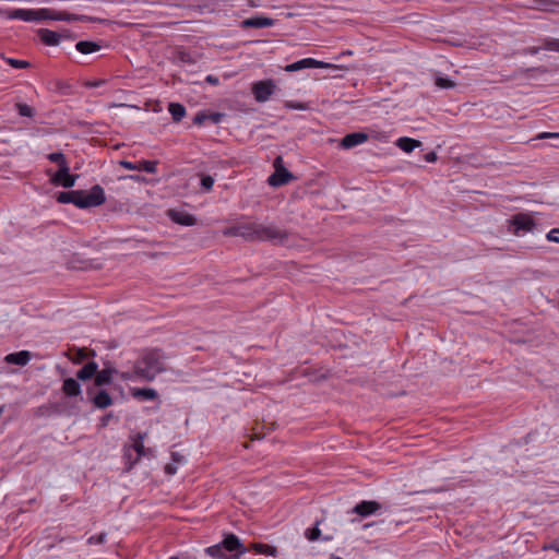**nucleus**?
I'll list each match as a JSON object with an SVG mask.
<instances>
[{"mask_svg":"<svg viewBox=\"0 0 559 559\" xmlns=\"http://www.w3.org/2000/svg\"><path fill=\"white\" fill-rule=\"evenodd\" d=\"M165 473L168 475H175L177 473V464L169 463L165 466Z\"/></svg>","mask_w":559,"mask_h":559,"instance_id":"obj_43","label":"nucleus"},{"mask_svg":"<svg viewBox=\"0 0 559 559\" xmlns=\"http://www.w3.org/2000/svg\"><path fill=\"white\" fill-rule=\"evenodd\" d=\"M309 68L329 69V68H334V66L331 63H326L323 61L312 59V58H305V59H301L299 61H296V62H293V63L286 66L285 70L287 72H295V71L302 70V69H309Z\"/></svg>","mask_w":559,"mask_h":559,"instance_id":"obj_9","label":"nucleus"},{"mask_svg":"<svg viewBox=\"0 0 559 559\" xmlns=\"http://www.w3.org/2000/svg\"><path fill=\"white\" fill-rule=\"evenodd\" d=\"M330 559H342V558L337 557V556H332Z\"/></svg>","mask_w":559,"mask_h":559,"instance_id":"obj_54","label":"nucleus"},{"mask_svg":"<svg viewBox=\"0 0 559 559\" xmlns=\"http://www.w3.org/2000/svg\"><path fill=\"white\" fill-rule=\"evenodd\" d=\"M138 170L145 171L148 174H155L157 170V162L156 160H141V162H139Z\"/></svg>","mask_w":559,"mask_h":559,"instance_id":"obj_27","label":"nucleus"},{"mask_svg":"<svg viewBox=\"0 0 559 559\" xmlns=\"http://www.w3.org/2000/svg\"><path fill=\"white\" fill-rule=\"evenodd\" d=\"M120 165L126 168V169H130V170H138V167H139V162L138 163H132V162H129V160H121L120 162Z\"/></svg>","mask_w":559,"mask_h":559,"instance_id":"obj_41","label":"nucleus"},{"mask_svg":"<svg viewBox=\"0 0 559 559\" xmlns=\"http://www.w3.org/2000/svg\"><path fill=\"white\" fill-rule=\"evenodd\" d=\"M75 48L79 52L87 55L98 51L100 46L96 41L81 40L76 43Z\"/></svg>","mask_w":559,"mask_h":559,"instance_id":"obj_24","label":"nucleus"},{"mask_svg":"<svg viewBox=\"0 0 559 559\" xmlns=\"http://www.w3.org/2000/svg\"><path fill=\"white\" fill-rule=\"evenodd\" d=\"M62 391L69 397L79 396L82 392L80 383L73 378H67L63 381Z\"/></svg>","mask_w":559,"mask_h":559,"instance_id":"obj_18","label":"nucleus"},{"mask_svg":"<svg viewBox=\"0 0 559 559\" xmlns=\"http://www.w3.org/2000/svg\"><path fill=\"white\" fill-rule=\"evenodd\" d=\"M274 25V20L266 16H252L241 22L242 28H264Z\"/></svg>","mask_w":559,"mask_h":559,"instance_id":"obj_13","label":"nucleus"},{"mask_svg":"<svg viewBox=\"0 0 559 559\" xmlns=\"http://www.w3.org/2000/svg\"><path fill=\"white\" fill-rule=\"evenodd\" d=\"M274 173L269 177L267 182L272 187H281L288 183L295 177L293 174L284 166V160L282 156H277L273 162Z\"/></svg>","mask_w":559,"mask_h":559,"instance_id":"obj_6","label":"nucleus"},{"mask_svg":"<svg viewBox=\"0 0 559 559\" xmlns=\"http://www.w3.org/2000/svg\"><path fill=\"white\" fill-rule=\"evenodd\" d=\"M167 214L174 223L183 226H192L197 222L195 217L190 215L188 212H167Z\"/></svg>","mask_w":559,"mask_h":559,"instance_id":"obj_16","label":"nucleus"},{"mask_svg":"<svg viewBox=\"0 0 559 559\" xmlns=\"http://www.w3.org/2000/svg\"><path fill=\"white\" fill-rule=\"evenodd\" d=\"M436 85L440 88H453L456 84L448 78L438 76L436 79Z\"/></svg>","mask_w":559,"mask_h":559,"instance_id":"obj_31","label":"nucleus"},{"mask_svg":"<svg viewBox=\"0 0 559 559\" xmlns=\"http://www.w3.org/2000/svg\"><path fill=\"white\" fill-rule=\"evenodd\" d=\"M165 371H167L166 356L158 349L146 352L134 364V373L143 381H153Z\"/></svg>","mask_w":559,"mask_h":559,"instance_id":"obj_4","label":"nucleus"},{"mask_svg":"<svg viewBox=\"0 0 559 559\" xmlns=\"http://www.w3.org/2000/svg\"><path fill=\"white\" fill-rule=\"evenodd\" d=\"M48 159L52 163L58 164L59 169L62 168V166H68V163L66 160V156L61 152H53L48 155Z\"/></svg>","mask_w":559,"mask_h":559,"instance_id":"obj_30","label":"nucleus"},{"mask_svg":"<svg viewBox=\"0 0 559 559\" xmlns=\"http://www.w3.org/2000/svg\"><path fill=\"white\" fill-rule=\"evenodd\" d=\"M252 548L255 552L261 554V555L271 556V557L277 556L276 547L267 545V544H260V543L253 544Z\"/></svg>","mask_w":559,"mask_h":559,"instance_id":"obj_26","label":"nucleus"},{"mask_svg":"<svg viewBox=\"0 0 559 559\" xmlns=\"http://www.w3.org/2000/svg\"><path fill=\"white\" fill-rule=\"evenodd\" d=\"M534 226L533 219L531 216L519 213L513 217L510 223L509 230L512 231L516 236H521L530 230H532Z\"/></svg>","mask_w":559,"mask_h":559,"instance_id":"obj_8","label":"nucleus"},{"mask_svg":"<svg viewBox=\"0 0 559 559\" xmlns=\"http://www.w3.org/2000/svg\"><path fill=\"white\" fill-rule=\"evenodd\" d=\"M121 378L126 381H132V380H136L139 379L135 373H134V369L132 371H126V372H122L121 373Z\"/></svg>","mask_w":559,"mask_h":559,"instance_id":"obj_42","label":"nucleus"},{"mask_svg":"<svg viewBox=\"0 0 559 559\" xmlns=\"http://www.w3.org/2000/svg\"><path fill=\"white\" fill-rule=\"evenodd\" d=\"M275 90L276 85L272 80L254 82L251 87V92L258 103H264L269 100L271 95L274 94Z\"/></svg>","mask_w":559,"mask_h":559,"instance_id":"obj_7","label":"nucleus"},{"mask_svg":"<svg viewBox=\"0 0 559 559\" xmlns=\"http://www.w3.org/2000/svg\"><path fill=\"white\" fill-rule=\"evenodd\" d=\"M169 559H178L177 557H170Z\"/></svg>","mask_w":559,"mask_h":559,"instance_id":"obj_56","label":"nucleus"},{"mask_svg":"<svg viewBox=\"0 0 559 559\" xmlns=\"http://www.w3.org/2000/svg\"><path fill=\"white\" fill-rule=\"evenodd\" d=\"M144 438H145V433H138L135 436V438L133 439V444L131 448L136 452V456L132 462H130L128 468H131L136 462L140 461V459L142 456H153L152 449H146L144 447V443H143Z\"/></svg>","mask_w":559,"mask_h":559,"instance_id":"obj_11","label":"nucleus"},{"mask_svg":"<svg viewBox=\"0 0 559 559\" xmlns=\"http://www.w3.org/2000/svg\"><path fill=\"white\" fill-rule=\"evenodd\" d=\"M287 108L290 109H297V110H306L308 106L305 103H295V102H287L285 104Z\"/></svg>","mask_w":559,"mask_h":559,"instance_id":"obj_37","label":"nucleus"},{"mask_svg":"<svg viewBox=\"0 0 559 559\" xmlns=\"http://www.w3.org/2000/svg\"><path fill=\"white\" fill-rule=\"evenodd\" d=\"M550 138H559V133L543 132L538 135V139H550Z\"/></svg>","mask_w":559,"mask_h":559,"instance_id":"obj_46","label":"nucleus"},{"mask_svg":"<svg viewBox=\"0 0 559 559\" xmlns=\"http://www.w3.org/2000/svg\"><path fill=\"white\" fill-rule=\"evenodd\" d=\"M171 456H173V461H174L173 463H175V464L181 463L183 460V457L181 455H179L178 453H173Z\"/></svg>","mask_w":559,"mask_h":559,"instance_id":"obj_50","label":"nucleus"},{"mask_svg":"<svg viewBox=\"0 0 559 559\" xmlns=\"http://www.w3.org/2000/svg\"><path fill=\"white\" fill-rule=\"evenodd\" d=\"M214 185V178L210 175H202L201 176V187L205 190V191H209L212 189Z\"/></svg>","mask_w":559,"mask_h":559,"instance_id":"obj_34","label":"nucleus"},{"mask_svg":"<svg viewBox=\"0 0 559 559\" xmlns=\"http://www.w3.org/2000/svg\"><path fill=\"white\" fill-rule=\"evenodd\" d=\"M206 117H207V120H210L212 123L217 124L222 121L224 115L221 112H212L209 115L206 114Z\"/></svg>","mask_w":559,"mask_h":559,"instance_id":"obj_38","label":"nucleus"},{"mask_svg":"<svg viewBox=\"0 0 559 559\" xmlns=\"http://www.w3.org/2000/svg\"><path fill=\"white\" fill-rule=\"evenodd\" d=\"M205 120H207L206 112L199 111L193 118V123L197 126H202Z\"/></svg>","mask_w":559,"mask_h":559,"instance_id":"obj_36","label":"nucleus"},{"mask_svg":"<svg viewBox=\"0 0 559 559\" xmlns=\"http://www.w3.org/2000/svg\"><path fill=\"white\" fill-rule=\"evenodd\" d=\"M93 403L97 408H106L112 404L110 395L102 390L93 399Z\"/></svg>","mask_w":559,"mask_h":559,"instance_id":"obj_25","label":"nucleus"},{"mask_svg":"<svg viewBox=\"0 0 559 559\" xmlns=\"http://www.w3.org/2000/svg\"><path fill=\"white\" fill-rule=\"evenodd\" d=\"M117 373V370L114 368H104L103 370L96 372L95 384L98 386L109 384L112 381L114 374Z\"/></svg>","mask_w":559,"mask_h":559,"instance_id":"obj_20","label":"nucleus"},{"mask_svg":"<svg viewBox=\"0 0 559 559\" xmlns=\"http://www.w3.org/2000/svg\"><path fill=\"white\" fill-rule=\"evenodd\" d=\"M425 160L428 163H433L437 160V154L435 152H429L425 155Z\"/></svg>","mask_w":559,"mask_h":559,"instance_id":"obj_45","label":"nucleus"},{"mask_svg":"<svg viewBox=\"0 0 559 559\" xmlns=\"http://www.w3.org/2000/svg\"><path fill=\"white\" fill-rule=\"evenodd\" d=\"M105 84L104 80H97V81H87L85 83L86 87H98L100 85Z\"/></svg>","mask_w":559,"mask_h":559,"instance_id":"obj_44","label":"nucleus"},{"mask_svg":"<svg viewBox=\"0 0 559 559\" xmlns=\"http://www.w3.org/2000/svg\"><path fill=\"white\" fill-rule=\"evenodd\" d=\"M95 356V352L92 350L91 353H86L85 349L83 348H78L75 349L73 356L70 357V359L74 362V364H81L83 360H85L88 356Z\"/></svg>","mask_w":559,"mask_h":559,"instance_id":"obj_28","label":"nucleus"},{"mask_svg":"<svg viewBox=\"0 0 559 559\" xmlns=\"http://www.w3.org/2000/svg\"><path fill=\"white\" fill-rule=\"evenodd\" d=\"M106 536L107 535L105 533H100L98 535L91 536L87 542L90 545H99L105 543Z\"/></svg>","mask_w":559,"mask_h":559,"instance_id":"obj_35","label":"nucleus"},{"mask_svg":"<svg viewBox=\"0 0 559 559\" xmlns=\"http://www.w3.org/2000/svg\"><path fill=\"white\" fill-rule=\"evenodd\" d=\"M547 239L559 243V228H554L547 234Z\"/></svg>","mask_w":559,"mask_h":559,"instance_id":"obj_40","label":"nucleus"},{"mask_svg":"<svg viewBox=\"0 0 559 559\" xmlns=\"http://www.w3.org/2000/svg\"><path fill=\"white\" fill-rule=\"evenodd\" d=\"M112 418V414H107L102 418V426L105 427L108 425V421Z\"/></svg>","mask_w":559,"mask_h":559,"instance_id":"obj_49","label":"nucleus"},{"mask_svg":"<svg viewBox=\"0 0 559 559\" xmlns=\"http://www.w3.org/2000/svg\"><path fill=\"white\" fill-rule=\"evenodd\" d=\"M205 81L212 85H217L219 83L218 78L211 74L205 78Z\"/></svg>","mask_w":559,"mask_h":559,"instance_id":"obj_47","label":"nucleus"},{"mask_svg":"<svg viewBox=\"0 0 559 559\" xmlns=\"http://www.w3.org/2000/svg\"><path fill=\"white\" fill-rule=\"evenodd\" d=\"M205 552L213 558L239 559L240 556L247 552V548L236 535L229 534L222 543L207 547Z\"/></svg>","mask_w":559,"mask_h":559,"instance_id":"obj_5","label":"nucleus"},{"mask_svg":"<svg viewBox=\"0 0 559 559\" xmlns=\"http://www.w3.org/2000/svg\"><path fill=\"white\" fill-rule=\"evenodd\" d=\"M76 176L70 174L69 166H62L58 169L53 177V182L62 186L63 188L70 189L75 185Z\"/></svg>","mask_w":559,"mask_h":559,"instance_id":"obj_12","label":"nucleus"},{"mask_svg":"<svg viewBox=\"0 0 559 559\" xmlns=\"http://www.w3.org/2000/svg\"><path fill=\"white\" fill-rule=\"evenodd\" d=\"M381 509L382 506L379 502L374 500H364L353 508V512L361 518H367L372 514H379Z\"/></svg>","mask_w":559,"mask_h":559,"instance_id":"obj_10","label":"nucleus"},{"mask_svg":"<svg viewBox=\"0 0 559 559\" xmlns=\"http://www.w3.org/2000/svg\"><path fill=\"white\" fill-rule=\"evenodd\" d=\"M15 108L20 116L32 118L35 115V110L27 104L16 103Z\"/></svg>","mask_w":559,"mask_h":559,"instance_id":"obj_29","label":"nucleus"},{"mask_svg":"<svg viewBox=\"0 0 559 559\" xmlns=\"http://www.w3.org/2000/svg\"><path fill=\"white\" fill-rule=\"evenodd\" d=\"M318 524H319V522L317 523V526H314L313 528H308L305 532V536H306V538L308 540L313 542V540H317L320 537L321 531L318 527Z\"/></svg>","mask_w":559,"mask_h":559,"instance_id":"obj_32","label":"nucleus"},{"mask_svg":"<svg viewBox=\"0 0 559 559\" xmlns=\"http://www.w3.org/2000/svg\"><path fill=\"white\" fill-rule=\"evenodd\" d=\"M57 201L62 204H73L80 209L97 207L105 203L106 195L99 185H94L90 190H71L59 192Z\"/></svg>","mask_w":559,"mask_h":559,"instance_id":"obj_3","label":"nucleus"},{"mask_svg":"<svg viewBox=\"0 0 559 559\" xmlns=\"http://www.w3.org/2000/svg\"><path fill=\"white\" fill-rule=\"evenodd\" d=\"M37 34L46 46H57L60 43L61 34L55 31L40 28Z\"/></svg>","mask_w":559,"mask_h":559,"instance_id":"obj_15","label":"nucleus"},{"mask_svg":"<svg viewBox=\"0 0 559 559\" xmlns=\"http://www.w3.org/2000/svg\"><path fill=\"white\" fill-rule=\"evenodd\" d=\"M554 49H556L557 51H559V40H556L554 44Z\"/></svg>","mask_w":559,"mask_h":559,"instance_id":"obj_52","label":"nucleus"},{"mask_svg":"<svg viewBox=\"0 0 559 559\" xmlns=\"http://www.w3.org/2000/svg\"><path fill=\"white\" fill-rule=\"evenodd\" d=\"M7 62L10 66H12L13 68H16V69H26V68L31 67V63L28 61H25V60H19V59L9 58V59H7Z\"/></svg>","mask_w":559,"mask_h":559,"instance_id":"obj_33","label":"nucleus"},{"mask_svg":"<svg viewBox=\"0 0 559 559\" xmlns=\"http://www.w3.org/2000/svg\"><path fill=\"white\" fill-rule=\"evenodd\" d=\"M396 145L404 152L411 153L421 146V142L412 138L403 136L396 141Z\"/></svg>","mask_w":559,"mask_h":559,"instance_id":"obj_22","label":"nucleus"},{"mask_svg":"<svg viewBox=\"0 0 559 559\" xmlns=\"http://www.w3.org/2000/svg\"><path fill=\"white\" fill-rule=\"evenodd\" d=\"M129 451H130V450L128 449V450L126 451V453H124V456H126V459H127V460H129V459H130Z\"/></svg>","mask_w":559,"mask_h":559,"instance_id":"obj_53","label":"nucleus"},{"mask_svg":"<svg viewBox=\"0 0 559 559\" xmlns=\"http://www.w3.org/2000/svg\"><path fill=\"white\" fill-rule=\"evenodd\" d=\"M168 111L171 115L174 122H180L186 116V108L180 103H169Z\"/></svg>","mask_w":559,"mask_h":559,"instance_id":"obj_23","label":"nucleus"},{"mask_svg":"<svg viewBox=\"0 0 559 559\" xmlns=\"http://www.w3.org/2000/svg\"><path fill=\"white\" fill-rule=\"evenodd\" d=\"M131 395L134 399L142 401H153L156 400L158 396L157 391L152 388L132 389Z\"/></svg>","mask_w":559,"mask_h":559,"instance_id":"obj_19","label":"nucleus"},{"mask_svg":"<svg viewBox=\"0 0 559 559\" xmlns=\"http://www.w3.org/2000/svg\"><path fill=\"white\" fill-rule=\"evenodd\" d=\"M11 19L21 20L24 22H37L44 20H52V21H64V22H91L95 21V19L87 15H79L69 13L66 11H57L53 9L43 8V9H15L10 14Z\"/></svg>","mask_w":559,"mask_h":559,"instance_id":"obj_2","label":"nucleus"},{"mask_svg":"<svg viewBox=\"0 0 559 559\" xmlns=\"http://www.w3.org/2000/svg\"><path fill=\"white\" fill-rule=\"evenodd\" d=\"M97 370L98 365L94 361H91L87 362L82 369L78 371L76 377L82 381L90 380L94 376L96 377Z\"/></svg>","mask_w":559,"mask_h":559,"instance_id":"obj_21","label":"nucleus"},{"mask_svg":"<svg viewBox=\"0 0 559 559\" xmlns=\"http://www.w3.org/2000/svg\"><path fill=\"white\" fill-rule=\"evenodd\" d=\"M556 551L559 552V547H552Z\"/></svg>","mask_w":559,"mask_h":559,"instance_id":"obj_55","label":"nucleus"},{"mask_svg":"<svg viewBox=\"0 0 559 559\" xmlns=\"http://www.w3.org/2000/svg\"><path fill=\"white\" fill-rule=\"evenodd\" d=\"M368 140V134L364 132H353L346 134L341 141V147L353 148Z\"/></svg>","mask_w":559,"mask_h":559,"instance_id":"obj_14","label":"nucleus"},{"mask_svg":"<svg viewBox=\"0 0 559 559\" xmlns=\"http://www.w3.org/2000/svg\"><path fill=\"white\" fill-rule=\"evenodd\" d=\"M56 87L59 90V91H63L64 88H68L69 85L62 81H57L56 82Z\"/></svg>","mask_w":559,"mask_h":559,"instance_id":"obj_48","label":"nucleus"},{"mask_svg":"<svg viewBox=\"0 0 559 559\" xmlns=\"http://www.w3.org/2000/svg\"><path fill=\"white\" fill-rule=\"evenodd\" d=\"M178 59H179V61L185 62V63H193L194 62L191 55L187 51H180L178 53Z\"/></svg>","mask_w":559,"mask_h":559,"instance_id":"obj_39","label":"nucleus"},{"mask_svg":"<svg viewBox=\"0 0 559 559\" xmlns=\"http://www.w3.org/2000/svg\"><path fill=\"white\" fill-rule=\"evenodd\" d=\"M31 353L27 352V350H21V352H17V353H11L9 355L5 356V361L8 364H13V365H17V366H25L31 360Z\"/></svg>","mask_w":559,"mask_h":559,"instance_id":"obj_17","label":"nucleus"},{"mask_svg":"<svg viewBox=\"0 0 559 559\" xmlns=\"http://www.w3.org/2000/svg\"><path fill=\"white\" fill-rule=\"evenodd\" d=\"M226 235L242 237L248 241H275L283 242L287 235L285 230L273 224H261V223H246L240 224L234 227H230L226 230Z\"/></svg>","mask_w":559,"mask_h":559,"instance_id":"obj_1","label":"nucleus"},{"mask_svg":"<svg viewBox=\"0 0 559 559\" xmlns=\"http://www.w3.org/2000/svg\"><path fill=\"white\" fill-rule=\"evenodd\" d=\"M382 523H383V522H372V523H367V524H365L362 527H364V530H367V528H369V527L379 526V525H381Z\"/></svg>","mask_w":559,"mask_h":559,"instance_id":"obj_51","label":"nucleus"}]
</instances>
